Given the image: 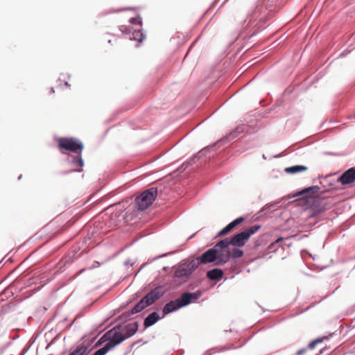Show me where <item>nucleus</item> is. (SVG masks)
Returning a JSON list of instances; mask_svg holds the SVG:
<instances>
[{
    "label": "nucleus",
    "mask_w": 355,
    "mask_h": 355,
    "mask_svg": "<svg viewBox=\"0 0 355 355\" xmlns=\"http://www.w3.org/2000/svg\"><path fill=\"white\" fill-rule=\"evenodd\" d=\"M159 298V293L157 289H154L144 296L132 309L131 313L135 314L141 312L145 308L153 304Z\"/></svg>",
    "instance_id": "10"
},
{
    "label": "nucleus",
    "mask_w": 355,
    "mask_h": 355,
    "mask_svg": "<svg viewBox=\"0 0 355 355\" xmlns=\"http://www.w3.org/2000/svg\"><path fill=\"white\" fill-rule=\"evenodd\" d=\"M198 268V261L191 260L180 264L174 270V277L177 278L180 283L187 281L192 272Z\"/></svg>",
    "instance_id": "4"
},
{
    "label": "nucleus",
    "mask_w": 355,
    "mask_h": 355,
    "mask_svg": "<svg viewBox=\"0 0 355 355\" xmlns=\"http://www.w3.org/2000/svg\"><path fill=\"white\" fill-rule=\"evenodd\" d=\"M307 167L302 165H296L290 167H287L284 169L286 173L293 174L306 171Z\"/></svg>",
    "instance_id": "19"
},
{
    "label": "nucleus",
    "mask_w": 355,
    "mask_h": 355,
    "mask_svg": "<svg viewBox=\"0 0 355 355\" xmlns=\"http://www.w3.org/2000/svg\"><path fill=\"white\" fill-rule=\"evenodd\" d=\"M216 250L212 248L209 249L205 253H203L200 257L193 259V261H198V267L200 263H208L215 261L216 263Z\"/></svg>",
    "instance_id": "12"
},
{
    "label": "nucleus",
    "mask_w": 355,
    "mask_h": 355,
    "mask_svg": "<svg viewBox=\"0 0 355 355\" xmlns=\"http://www.w3.org/2000/svg\"><path fill=\"white\" fill-rule=\"evenodd\" d=\"M229 246L227 239H225L220 241L213 247V249L216 250V265L221 266L229 261L231 257V251Z\"/></svg>",
    "instance_id": "6"
},
{
    "label": "nucleus",
    "mask_w": 355,
    "mask_h": 355,
    "mask_svg": "<svg viewBox=\"0 0 355 355\" xmlns=\"http://www.w3.org/2000/svg\"><path fill=\"white\" fill-rule=\"evenodd\" d=\"M51 93H54V89H53V88H51Z\"/></svg>",
    "instance_id": "27"
},
{
    "label": "nucleus",
    "mask_w": 355,
    "mask_h": 355,
    "mask_svg": "<svg viewBox=\"0 0 355 355\" xmlns=\"http://www.w3.org/2000/svg\"><path fill=\"white\" fill-rule=\"evenodd\" d=\"M320 190V187L318 186H313L304 189L300 192L301 195H306L307 200L309 202L312 200V195L317 193Z\"/></svg>",
    "instance_id": "17"
},
{
    "label": "nucleus",
    "mask_w": 355,
    "mask_h": 355,
    "mask_svg": "<svg viewBox=\"0 0 355 355\" xmlns=\"http://www.w3.org/2000/svg\"><path fill=\"white\" fill-rule=\"evenodd\" d=\"M282 241H283V238H279V239L276 241V242H277V243H278V242Z\"/></svg>",
    "instance_id": "26"
},
{
    "label": "nucleus",
    "mask_w": 355,
    "mask_h": 355,
    "mask_svg": "<svg viewBox=\"0 0 355 355\" xmlns=\"http://www.w3.org/2000/svg\"><path fill=\"white\" fill-rule=\"evenodd\" d=\"M137 325L136 323H134V324H128L126 328L129 330V331H131L132 332L129 334V335L127 336H130L132 334H134L137 330Z\"/></svg>",
    "instance_id": "22"
},
{
    "label": "nucleus",
    "mask_w": 355,
    "mask_h": 355,
    "mask_svg": "<svg viewBox=\"0 0 355 355\" xmlns=\"http://www.w3.org/2000/svg\"><path fill=\"white\" fill-rule=\"evenodd\" d=\"M159 298V293L157 289H154L144 296L132 309L131 313L135 314L141 312L145 308L153 304Z\"/></svg>",
    "instance_id": "8"
},
{
    "label": "nucleus",
    "mask_w": 355,
    "mask_h": 355,
    "mask_svg": "<svg viewBox=\"0 0 355 355\" xmlns=\"http://www.w3.org/2000/svg\"><path fill=\"white\" fill-rule=\"evenodd\" d=\"M201 291L196 293H184L180 297L175 300L168 302L163 309L164 315H167L178 309L189 304L191 302L196 301L201 296Z\"/></svg>",
    "instance_id": "2"
},
{
    "label": "nucleus",
    "mask_w": 355,
    "mask_h": 355,
    "mask_svg": "<svg viewBox=\"0 0 355 355\" xmlns=\"http://www.w3.org/2000/svg\"><path fill=\"white\" fill-rule=\"evenodd\" d=\"M159 298V293L157 289H154L144 296L132 309L131 313L135 314L141 312L145 308L153 304Z\"/></svg>",
    "instance_id": "9"
},
{
    "label": "nucleus",
    "mask_w": 355,
    "mask_h": 355,
    "mask_svg": "<svg viewBox=\"0 0 355 355\" xmlns=\"http://www.w3.org/2000/svg\"><path fill=\"white\" fill-rule=\"evenodd\" d=\"M65 85H68V83L67 82H65Z\"/></svg>",
    "instance_id": "28"
},
{
    "label": "nucleus",
    "mask_w": 355,
    "mask_h": 355,
    "mask_svg": "<svg viewBox=\"0 0 355 355\" xmlns=\"http://www.w3.org/2000/svg\"><path fill=\"white\" fill-rule=\"evenodd\" d=\"M231 251V256L234 258H240L243 256V251L237 247H234Z\"/></svg>",
    "instance_id": "21"
},
{
    "label": "nucleus",
    "mask_w": 355,
    "mask_h": 355,
    "mask_svg": "<svg viewBox=\"0 0 355 355\" xmlns=\"http://www.w3.org/2000/svg\"><path fill=\"white\" fill-rule=\"evenodd\" d=\"M136 35L133 37L135 40H138L139 41H142L144 39L143 34L139 31H137L135 33Z\"/></svg>",
    "instance_id": "24"
},
{
    "label": "nucleus",
    "mask_w": 355,
    "mask_h": 355,
    "mask_svg": "<svg viewBox=\"0 0 355 355\" xmlns=\"http://www.w3.org/2000/svg\"><path fill=\"white\" fill-rule=\"evenodd\" d=\"M328 340H329V338L327 336L316 338L315 340L311 341L309 344L307 348H303V349H300L297 352V355H302V354L306 353L307 349H314L316 348L319 349L320 354H323V353L329 354V353H331L330 348L328 347L326 345H324V341H327Z\"/></svg>",
    "instance_id": "11"
},
{
    "label": "nucleus",
    "mask_w": 355,
    "mask_h": 355,
    "mask_svg": "<svg viewBox=\"0 0 355 355\" xmlns=\"http://www.w3.org/2000/svg\"><path fill=\"white\" fill-rule=\"evenodd\" d=\"M342 185L351 184L355 182V168L352 167L345 171L338 179Z\"/></svg>",
    "instance_id": "13"
},
{
    "label": "nucleus",
    "mask_w": 355,
    "mask_h": 355,
    "mask_svg": "<svg viewBox=\"0 0 355 355\" xmlns=\"http://www.w3.org/2000/svg\"><path fill=\"white\" fill-rule=\"evenodd\" d=\"M58 148L64 153L62 150H69L73 153L82 151L83 144L74 138L60 137L58 139Z\"/></svg>",
    "instance_id": "7"
},
{
    "label": "nucleus",
    "mask_w": 355,
    "mask_h": 355,
    "mask_svg": "<svg viewBox=\"0 0 355 355\" xmlns=\"http://www.w3.org/2000/svg\"><path fill=\"white\" fill-rule=\"evenodd\" d=\"M73 161L74 165L82 167L84 165L83 160L81 157V151H78V155L73 157Z\"/></svg>",
    "instance_id": "20"
},
{
    "label": "nucleus",
    "mask_w": 355,
    "mask_h": 355,
    "mask_svg": "<svg viewBox=\"0 0 355 355\" xmlns=\"http://www.w3.org/2000/svg\"><path fill=\"white\" fill-rule=\"evenodd\" d=\"M159 318H160L158 313L153 312L147 316L144 320V324L145 327H149L155 324L159 320Z\"/></svg>",
    "instance_id": "16"
},
{
    "label": "nucleus",
    "mask_w": 355,
    "mask_h": 355,
    "mask_svg": "<svg viewBox=\"0 0 355 355\" xmlns=\"http://www.w3.org/2000/svg\"><path fill=\"white\" fill-rule=\"evenodd\" d=\"M32 347H33V345H29L26 349H24L22 351V352L20 354V355H24V354L27 352V351H28L29 349H31Z\"/></svg>",
    "instance_id": "25"
},
{
    "label": "nucleus",
    "mask_w": 355,
    "mask_h": 355,
    "mask_svg": "<svg viewBox=\"0 0 355 355\" xmlns=\"http://www.w3.org/2000/svg\"><path fill=\"white\" fill-rule=\"evenodd\" d=\"M130 22L132 24H138L139 26H141L142 21L140 17H137L135 18H131L130 19Z\"/></svg>",
    "instance_id": "23"
},
{
    "label": "nucleus",
    "mask_w": 355,
    "mask_h": 355,
    "mask_svg": "<svg viewBox=\"0 0 355 355\" xmlns=\"http://www.w3.org/2000/svg\"><path fill=\"white\" fill-rule=\"evenodd\" d=\"M157 195V190L151 187L135 198V204L139 210L144 211L148 209L154 202Z\"/></svg>",
    "instance_id": "5"
},
{
    "label": "nucleus",
    "mask_w": 355,
    "mask_h": 355,
    "mask_svg": "<svg viewBox=\"0 0 355 355\" xmlns=\"http://www.w3.org/2000/svg\"><path fill=\"white\" fill-rule=\"evenodd\" d=\"M125 338L119 328H114L105 333L94 346L89 344H82L69 355H85L91 352L94 348L99 347L93 355H105L108 351L119 344Z\"/></svg>",
    "instance_id": "1"
},
{
    "label": "nucleus",
    "mask_w": 355,
    "mask_h": 355,
    "mask_svg": "<svg viewBox=\"0 0 355 355\" xmlns=\"http://www.w3.org/2000/svg\"><path fill=\"white\" fill-rule=\"evenodd\" d=\"M223 276V271L219 268H214L207 271V277L210 280H219Z\"/></svg>",
    "instance_id": "15"
},
{
    "label": "nucleus",
    "mask_w": 355,
    "mask_h": 355,
    "mask_svg": "<svg viewBox=\"0 0 355 355\" xmlns=\"http://www.w3.org/2000/svg\"><path fill=\"white\" fill-rule=\"evenodd\" d=\"M244 221V218L243 217H239L230 224H228L226 227H225L222 230H220L217 236H223L227 234H229L234 227L237 225H240L241 223Z\"/></svg>",
    "instance_id": "14"
},
{
    "label": "nucleus",
    "mask_w": 355,
    "mask_h": 355,
    "mask_svg": "<svg viewBox=\"0 0 355 355\" xmlns=\"http://www.w3.org/2000/svg\"><path fill=\"white\" fill-rule=\"evenodd\" d=\"M260 228L261 226L258 225L251 226L243 232L234 235L231 239H227V243L229 245H232L234 247H243L250 236L254 234Z\"/></svg>",
    "instance_id": "3"
},
{
    "label": "nucleus",
    "mask_w": 355,
    "mask_h": 355,
    "mask_svg": "<svg viewBox=\"0 0 355 355\" xmlns=\"http://www.w3.org/2000/svg\"><path fill=\"white\" fill-rule=\"evenodd\" d=\"M325 208L323 206L313 205L309 210V215L310 218L318 216L320 214L324 212Z\"/></svg>",
    "instance_id": "18"
}]
</instances>
